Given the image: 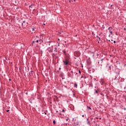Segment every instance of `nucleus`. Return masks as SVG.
<instances>
[{"instance_id": "obj_3", "label": "nucleus", "mask_w": 126, "mask_h": 126, "mask_svg": "<svg viewBox=\"0 0 126 126\" xmlns=\"http://www.w3.org/2000/svg\"><path fill=\"white\" fill-rule=\"evenodd\" d=\"M109 31H112V30L113 29L112 28H109Z\"/></svg>"}, {"instance_id": "obj_4", "label": "nucleus", "mask_w": 126, "mask_h": 126, "mask_svg": "<svg viewBox=\"0 0 126 126\" xmlns=\"http://www.w3.org/2000/svg\"><path fill=\"white\" fill-rule=\"evenodd\" d=\"M74 87H76V88H77V84H74Z\"/></svg>"}, {"instance_id": "obj_8", "label": "nucleus", "mask_w": 126, "mask_h": 126, "mask_svg": "<svg viewBox=\"0 0 126 126\" xmlns=\"http://www.w3.org/2000/svg\"><path fill=\"white\" fill-rule=\"evenodd\" d=\"M31 6H34V5H33V4H32L31 5Z\"/></svg>"}, {"instance_id": "obj_12", "label": "nucleus", "mask_w": 126, "mask_h": 126, "mask_svg": "<svg viewBox=\"0 0 126 126\" xmlns=\"http://www.w3.org/2000/svg\"><path fill=\"white\" fill-rule=\"evenodd\" d=\"M95 93H98V91H95Z\"/></svg>"}, {"instance_id": "obj_15", "label": "nucleus", "mask_w": 126, "mask_h": 126, "mask_svg": "<svg viewBox=\"0 0 126 126\" xmlns=\"http://www.w3.org/2000/svg\"><path fill=\"white\" fill-rule=\"evenodd\" d=\"M62 112H64V110L63 109V110H62Z\"/></svg>"}, {"instance_id": "obj_11", "label": "nucleus", "mask_w": 126, "mask_h": 126, "mask_svg": "<svg viewBox=\"0 0 126 126\" xmlns=\"http://www.w3.org/2000/svg\"><path fill=\"white\" fill-rule=\"evenodd\" d=\"M88 108L90 109V110H91V107H89Z\"/></svg>"}, {"instance_id": "obj_16", "label": "nucleus", "mask_w": 126, "mask_h": 126, "mask_svg": "<svg viewBox=\"0 0 126 126\" xmlns=\"http://www.w3.org/2000/svg\"><path fill=\"white\" fill-rule=\"evenodd\" d=\"M32 31H34V29H32Z\"/></svg>"}, {"instance_id": "obj_18", "label": "nucleus", "mask_w": 126, "mask_h": 126, "mask_svg": "<svg viewBox=\"0 0 126 126\" xmlns=\"http://www.w3.org/2000/svg\"><path fill=\"white\" fill-rule=\"evenodd\" d=\"M66 121H68V119H67L66 120Z\"/></svg>"}, {"instance_id": "obj_21", "label": "nucleus", "mask_w": 126, "mask_h": 126, "mask_svg": "<svg viewBox=\"0 0 126 126\" xmlns=\"http://www.w3.org/2000/svg\"><path fill=\"white\" fill-rule=\"evenodd\" d=\"M82 117H84V115H82Z\"/></svg>"}, {"instance_id": "obj_7", "label": "nucleus", "mask_w": 126, "mask_h": 126, "mask_svg": "<svg viewBox=\"0 0 126 126\" xmlns=\"http://www.w3.org/2000/svg\"><path fill=\"white\" fill-rule=\"evenodd\" d=\"M36 43H38V42H39V40H37L36 41Z\"/></svg>"}, {"instance_id": "obj_10", "label": "nucleus", "mask_w": 126, "mask_h": 126, "mask_svg": "<svg viewBox=\"0 0 126 126\" xmlns=\"http://www.w3.org/2000/svg\"><path fill=\"white\" fill-rule=\"evenodd\" d=\"M98 40L100 41V40H101V38H100V37H98Z\"/></svg>"}, {"instance_id": "obj_9", "label": "nucleus", "mask_w": 126, "mask_h": 126, "mask_svg": "<svg viewBox=\"0 0 126 126\" xmlns=\"http://www.w3.org/2000/svg\"><path fill=\"white\" fill-rule=\"evenodd\" d=\"M29 7L32 8V6L31 5H30V6H29Z\"/></svg>"}, {"instance_id": "obj_14", "label": "nucleus", "mask_w": 126, "mask_h": 126, "mask_svg": "<svg viewBox=\"0 0 126 126\" xmlns=\"http://www.w3.org/2000/svg\"><path fill=\"white\" fill-rule=\"evenodd\" d=\"M35 43V41H32V44H34Z\"/></svg>"}, {"instance_id": "obj_2", "label": "nucleus", "mask_w": 126, "mask_h": 126, "mask_svg": "<svg viewBox=\"0 0 126 126\" xmlns=\"http://www.w3.org/2000/svg\"><path fill=\"white\" fill-rule=\"evenodd\" d=\"M48 50L49 52H53V47L48 48Z\"/></svg>"}, {"instance_id": "obj_19", "label": "nucleus", "mask_w": 126, "mask_h": 126, "mask_svg": "<svg viewBox=\"0 0 126 126\" xmlns=\"http://www.w3.org/2000/svg\"><path fill=\"white\" fill-rule=\"evenodd\" d=\"M114 43H116V41H114Z\"/></svg>"}, {"instance_id": "obj_13", "label": "nucleus", "mask_w": 126, "mask_h": 126, "mask_svg": "<svg viewBox=\"0 0 126 126\" xmlns=\"http://www.w3.org/2000/svg\"><path fill=\"white\" fill-rule=\"evenodd\" d=\"M79 73H81V72L80 71V70L79 71Z\"/></svg>"}, {"instance_id": "obj_6", "label": "nucleus", "mask_w": 126, "mask_h": 126, "mask_svg": "<svg viewBox=\"0 0 126 126\" xmlns=\"http://www.w3.org/2000/svg\"><path fill=\"white\" fill-rule=\"evenodd\" d=\"M110 34L112 35V34H113V32H112V31H110Z\"/></svg>"}, {"instance_id": "obj_20", "label": "nucleus", "mask_w": 126, "mask_h": 126, "mask_svg": "<svg viewBox=\"0 0 126 126\" xmlns=\"http://www.w3.org/2000/svg\"><path fill=\"white\" fill-rule=\"evenodd\" d=\"M23 22H24V23H25V21H24Z\"/></svg>"}, {"instance_id": "obj_17", "label": "nucleus", "mask_w": 126, "mask_h": 126, "mask_svg": "<svg viewBox=\"0 0 126 126\" xmlns=\"http://www.w3.org/2000/svg\"><path fill=\"white\" fill-rule=\"evenodd\" d=\"M6 112H9V110H7Z\"/></svg>"}, {"instance_id": "obj_1", "label": "nucleus", "mask_w": 126, "mask_h": 126, "mask_svg": "<svg viewBox=\"0 0 126 126\" xmlns=\"http://www.w3.org/2000/svg\"><path fill=\"white\" fill-rule=\"evenodd\" d=\"M63 63L65 65H67L69 63V58L67 57L65 58V60L63 61Z\"/></svg>"}, {"instance_id": "obj_5", "label": "nucleus", "mask_w": 126, "mask_h": 126, "mask_svg": "<svg viewBox=\"0 0 126 126\" xmlns=\"http://www.w3.org/2000/svg\"><path fill=\"white\" fill-rule=\"evenodd\" d=\"M53 124H54V125L56 124V121H55V120L53 121Z\"/></svg>"}]
</instances>
